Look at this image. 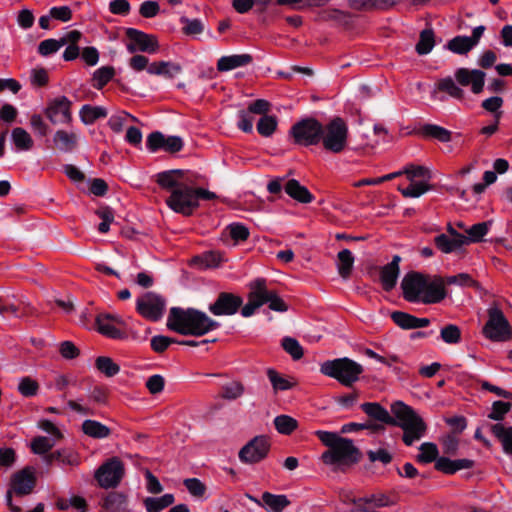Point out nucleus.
Returning <instances> with one entry per match:
<instances>
[{
  "label": "nucleus",
  "instance_id": "1",
  "mask_svg": "<svg viewBox=\"0 0 512 512\" xmlns=\"http://www.w3.org/2000/svg\"><path fill=\"white\" fill-rule=\"evenodd\" d=\"M361 409L374 420L401 427L404 432L402 439L407 446H411L425 435L426 424L423 419L410 406L401 401L391 405L393 416L376 402L363 403Z\"/></svg>",
  "mask_w": 512,
  "mask_h": 512
},
{
  "label": "nucleus",
  "instance_id": "2",
  "mask_svg": "<svg viewBox=\"0 0 512 512\" xmlns=\"http://www.w3.org/2000/svg\"><path fill=\"white\" fill-rule=\"evenodd\" d=\"M401 288L404 299L412 303L434 304L446 297L442 279L418 272L407 273L401 281Z\"/></svg>",
  "mask_w": 512,
  "mask_h": 512
},
{
  "label": "nucleus",
  "instance_id": "3",
  "mask_svg": "<svg viewBox=\"0 0 512 512\" xmlns=\"http://www.w3.org/2000/svg\"><path fill=\"white\" fill-rule=\"evenodd\" d=\"M166 325L168 329L181 335L199 337L216 329L219 323L197 309L172 307Z\"/></svg>",
  "mask_w": 512,
  "mask_h": 512
},
{
  "label": "nucleus",
  "instance_id": "4",
  "mask_svg": "<svg viewBox=\"0 0 512 512\" xmlns=\"http://www.w3.org/2000/svg\"><path fill=\"white\" fill-rule=\"evenodd\" d=\"M315 434L329 448L321 456L325 464H350L358 461L360 452L351 439L322 430L316 431Z\"/></svg>",
  "mask_w": 512,
  "mask_h": 512
},
{
  "label": "nucleus",
  "instance_id": "5",
  "mask_svg": "<svg viewBox=\"0 0 512 512\" xmlns=\"http://www.w3.org/2000/svg\"><path fill=\"white\" fill-rule=\"evenodd\" d=\"M264 304H268L269 308L276 312L288 310L286 303L278 294L267 288L266 280L258 278L249 283L248 302L242 307L241 314L243 317H250Z\"/></svg>",
  "mask_w": 512,
  "mask_h": 512
},
{
  "label": "nucleus",
  "instance_id": "6",
  "mask_svg": "<svg viewBox=\"0 0 512 512\" xmlns=\"http://www.w3.org/2000/svg\"><path fill=\"white\" fill-rule=\"evenodd\" d=\"M320 371L345 386H351L358 381L360 374L363 372V367L349 358H339L324 362Z\"/></svg>",
  "mask_w": 512,
  "mask_h": 512
},
{
  "label": "nucleus",
  "instance_id": "7",
  "mask_svg": "<svg viewBox=\"0 0 512 512\" xmlns=\"http://www.w3.org/2000/svg\"><path fill=\"white\" fill-rule=\"evenodd\" d=\"M403 174L410 184L407 187L398 186V191L406 198H419L432 189L429 184L431 173L421 165L409 164L403 168Z\"/></svg>",
  "mask_w": 512,
  "mask_h": 512
},
{
  "label": "nucleus",
  "instance_id": "8",
  "mask_svg": "<svg viewBox=\"0 0 512 512\" xmlns=\"http://www.w3.org/2000/svg\"><path fill=\"white\" fill-rule=\"evenodd\" d=\"M321 141L323 147L333 153H341L347 146L348 127L339 117L322 126Z\"/></svg>",
  "mask_w": 512,
  "mask_h": 512
},
{
  "label": "nucleus",
  "instance_id": "9",
  "mask_svg": "<svg viewBox=\"0 0 512 512\" xmlns=\"http://www.w3.org/2000/svg\"><path fill=\"white\" fill-rule=\"evenodd\" d=\"M166 204L176 213L191 215L198 207L195 189L184 183L167 198Z\"/></svg>",
  "mask_w": 512,
  "mask_h": 512
},
{
  "label": "nucleus",
  "instance_id": "10",
  "mask_svg": "<svg viewBox=\"0 0 512 512\" xmlns=\"http://www.w3.org/2000/svg\"><path fill=\"white\" fill-rule=\"evenodd\" d=\"M166 302L162 296L147 292L136 299V311L145 319L158 321L162 318Z\"/></svg>",
  "mask_w": 512,
  "mask_h": 512
},
{
  "label": "nucleus",
  "instance_id": "11",
  "mask_svg": "<svg viewBox=\"0 0 512 512\" xmlns=\"http://www.w3.org/2000/svg\"><path fill=\"white\" fill-rule=\"evenodd\" d=\"M322 125L314 119H306L293 125L291 134L296 143L315 145L321 141Z\"/></svg>",
  "mask_w": 512,
  "mask_h": 512
},
{
  "label": "nucleus",
  "instance_id": "12",
  "mask_svg": "<svg viewBox=\"0 0 512 512\" xmlns=\"http://www.w3.org/2000/svg\"><path fill=\"white\" fill-rule=\"evenodd\" d=\"M124 476V466L118 458H111L102 464L95 473L99 485L103 488L116 487Z\"/></svg>",
  "mask_w": 512,
  "mask_h": 512
},
{
  "label": "nucleus",
  "instance_id": "13",
  "mask_svg": "<svg viewBox=\"0 0 512 512\" xmlns=\"http://www.w3.org/2000/svg\"><path fill=\"white\" fill-rule=\"evenodd\" d=\"M485 336L493 341H506L511 336L510 326L502 312H490L489 319L484 326Z\"/></svg>",
  "mask_w": 512,
  "mask_h": 512
},
{
  "label": "nucleus",
  "instance_id": "14",
  "mask_svg": "<svg viewBox=\"0 0 512 512\" xmlns=\"http://www.w3.org/2000/svg\"><path fill=\"white\" fill-rule=\"evenodd\" d=\"M454 77L461 88L468 87L473 94H480L484 89L486 74L482 70L458 68Z\"/></svg>",
  "mask_w": 512,
  "mask_h": 512
},
{
  "label": "nucleus",
  "instance_id": "15",
  "mask_svg": "<svg viewBox=\"0 0 512 512\" xmlns=\"http://www.w3.org/2000/svg\"><path fill=\"white\" fill-rule=\"evenodd\" d=\"M72 102L65 96H60L49 102L45 115L52 124H66L71 122Z\"/></svg>",
  "mask_w": 512,
  "mask_h": 512
},
{
  "label": "nucleus",
  "instance_id": "16",
  "mask_svg": "<svg viewBox=\"0 0 512 512\" xmlns=\"http://www.w3.org/2000/svg\"><path fill=\"white\" fill-rule=\"evenodd\" d=\"M269 447L266 437H255L240 450L239 458L244 463H257L267 456Z\"/></svg>",
  "mask_w": 512,
  "mask_h": 512
},
{
  "label": "nucleus",
  "instance_id": "17",
  "mask_svg": "<svg viewBox=\"0 0 512 512\" xmlns=\"http://www.w3.org/2000/svg\"><path fill=\"white\" fill-rule=\"evenodd\" d=\"M126 35L131 41V43L127 44V50L130 53L139 50L153 54L158 51L159 45L153 35L146 34L134 28L127 29Z\"/></svg>",
  "mask_w": 512,
  "mask_h": 512
},
{
  "label": "nucleus",
  "instance_id": "18",
  "mask_svg": "<svg viewBox=\"0 0 512 512\" xmlns=\"http://www.w3.org/2000/svg\"><path fill=\"white\" fill-rule=\"evenodd\" d=\"M242 303L243 300L240 296L222 292L218 295L216 301L210 304L209 311L215 316L234 315Z\"/></svg>",
  "mask_w": 512,
  "mask_h": 512
},
{
  "label": "nucleus",
  "instance_id": "19",
  "mask_svg": "<svg viewBox=\"0 0 512 512\" xmlns=\"http://www.w3.org/2000/svg\"><path fill=\"white\" fill-rule=\"evenodd\" d=\"M36 483L35 472L31 467H25L12 476L11 488L14 493L20 496L32 492Z\"/></svg>",
  "mask_w": 512,
  "mask_h": 512
},
{
  "label": "nucleus",
  "instance_id": "20",
  "mask_svg": "<svg viewBox=\"0 0 512 512\" xmlns=\"http://www.w3.org/2000/svg\"><path fill=\"white\" fill-rule=\"evenodd\" d=\"M400 261V256L395 255L390 263L381 268L380 281L385 291H391L396 286L400 274Z\"/></svg>",
  "mask_w": 512,
  "mask_h": 512
},
{
  "label": "nucleus",
  "instance_id": "21",
  "mask_svg": "<svg viewBox=\"0 0 512 512\" xmlns=\"http://www.w3.org/2000/svg\"><path fill=\"white\" fill-rule=\"evenodd\" d=\"M184 175L182 170L164 171L157 174L156 181L160 187L172 193L186 183Z\"/></svg>",
  "mask_w": 512,
  "mask_h": 512
},
{
  "label": "nucleus",
  "instance_id": "22",
  "mask_svg": "<svg viewBox=\"0 0 512 512\" xmlns=\"http://www.w3.org/2000/svg\"><path fill=\"white\" fill-rule=\"evenodd\" d=\"M437 92H444L449 97L456 100H463L465 97L463 88L460 87L455 78L453 79L450 76L441 78L437 81L432 92V96H436Z\"/></svg>",
  "mask_w": 512,
  "mask_h": 512
},
{
  "label": "nucleus",
  "instance_id": "23",
  "mask_svg": "<svg viewBox=\"0 0 512 512\" xmlns=\"http://www.w3.org/2000/svg\"><path fill=\"white\" fill-rule=\"evenodd\" d=\"M80 134L76 131L57 130L53 136L55 147L62 152H70L78 145Z\"/></svg>",
  "mask_w": 512,
  "mask_h": 512
},
{
  "label": "nucleus",
  "instance_id": "24",
  "mask_svg": "<svg viewBox=\"0 0 512 512\" xmlns=\"http://www.w3.org/2000/svg\"><path fill=\"white\" fill-rule=\"evenodd\" d=\"M252 62L250 54H233L222 56L217 61V70L220 72H227L233 69L244 67Z\"/></svg>",
  "mask_w": 512,
  "mask_h": 512
},
{
  "label": "nucleus",
  "instance_id": "25",
  "mask_svg": "<svg viewBox=\"0 0 512 512\" xmlns=\"http://www.w3.org/2000/svg\"><path fill=\"white\" fill-rule=\"evenodd\" d=\"M436 247L443 253H451L464 245H467L466 236L455 233V237H450L446 234H440L435 237Z\"/></svg>",
  "mask_w": 512,
  "mask_h": 512
},
{
  "label": "nucleus",
  "instance_id": "26",
  "mask_svg": "<svg viewBox=\"0 0 512 512\" xmlns=\"http://www.w3.org/2000/svg\"><path fill=\"white\" fill-rule=\"evenodd\" d=\"M98 331L112 339H123L125 333L117 325L110 321V314H101L96 318Z\"/></svg>",
  "mask_w": 512,
  "mask_h": 512
},
{
  "label": "nucleus",
  "instance_id": "27",
  "mask_svg": "<svg viewBox=\"0 0 512 512\" xmlns=\"http://www.w3.org/2000/svg\"><path fill=\"white\" fill-rule=\"evenodd\" d=\"M473 464L474 462L469 459L451 460L446 457H440L436 460L435 467L444 473L453 474L461 469L471 468Z\"/></svg>",
  "mask_w": 512,
  "mask_h": 512
},
{
  "label": "nucleus",
  "instance_id": "28",
  "mask_svg": "<svg viewBox=\"0 0 512 512\" xmlns=\"http://www.w3.org/2000/svg\"><path fill=\"white\" fill-rule=\"evenodd\" d=\"M290 505V500L286 495H276L270 492L262 494V507L268 512H282Z\"/></svg>",
  "mask_w": 512,
  "mask_h": 512
},
{
  "label": "nucleus",
  "instance_id": "29",
  "mask_svg": "<svg viewBox=\"0 0 512 512\" xmlns=\"http://www.w3.org/2000/svg\"><path fill=\"white\" fill-rule=\"evenodd\" d=\"M285 192L301 203H310L313 200L312 194L308 189L302 186L297 180L292 179L286 182L284 186Z\"/></svg>",
  "mask_w": 512,
  "mask_h": 512
},
{
  "label": "nucleus",
  "instance_id": "30",
  "mask_svg": "<svg viewBox=\"0 0 512 512\" xmlns=\"http://www.w3.org/2000/svg\"><path fill=\"white\" fill-rule=\"evenodd\" d=\"M108 110L103 106L83 105L79 111L81 121L85 125L93 124L98 119L105 118Z\"/></svg>",
  "mask_w": 512,
  "mask_h": 512
},
{
  "label": "nucleus",
  "instance_id": "31",
  "mask_svg": "<svg viewBox=\"0 0 512 512\" xmlns=\"http://www.w3.org/2000/svg\"><path fill=\"white\" fill-rule=\"evenodd\" d=\"M182 68L179 64L172 62H153L148 66V73L151 75H161L172 78L181 72Z\"/></svg>",
  "mask_w": 512,
  "mask_h": 512
},
{
  "label": "nucleus",
  "instance_id": "32",
  "mask_svg": "<svg viewBox=\"0 0 512 512\" xmlns=\"http://www.w3.org/2000/svg\"><path fill=\"white\" fill-rule=\"evenodd\" d=\"M11 139L15 148L19 151H28L34 146V140L31 135L21 127H16L12 130Z\"/></svg>",
  "mask_w": 512,
  "mask_h": 512
},
{
  "label": "nucleus",
  "instance_id": "33",
  "mask_svg": "<svg viewBox=\"0 0 512 512\" xmlns=\"http://www.w3.org/2000/svg\"><path fill=\"white\" fill-rule=\"evenodd\" d=\"M174 503L173 494H165L161 497H148L145 499L144 504L147 512H160L166 507Z\"/></svg>",
  "mask_w": 512,
  "mask_h": 512
},
{
  "label": "nucleus",
  "instance_id": "34",
  "mask_svg": "<svg viewBox=\"0 0 512 512\" xmlns=\"http://www.w3.org/2000/svg\"><path fill=\"white\" fill-rule=\"evenodd\" d=\"M82 429L86 435L93 438H106L110 434V429L107 426L95 420H85Z\"/></svg>",
  "mask_w": 512,
  "mask_h": 512
},
{
  "label": "nucleus",
  "instance_id": "35",
  "mask_svg": "<svg viewBox=\"0 0 512 512\" xmlns=\"http://www.w3.org/2000/svg\"><path fill=\"white\" fill-rule=\"evenodd\" d=\"M337 258L338 272L340 276L345 279L350 275L352 271L354 265V256L350 250L344 249L338 253Z\"/></svg>",
  "mask_w": 512,
  "mask_h": 512
},
{
  "label": "nucleus",
  "instance_id": "36",
  "mask_svg": "<svg viewBox=\"0 0 512 512\" xmlns=\"http://www.w3.org/2000/svg\"><path fill=\"white\" fill-rule=\"evenodd\" d=\"M447 49L455 54H467L475 46L469 36H456L448 41Z\"/></svg>",
  "mask_w": 512,
  "mask_h": 512
},
{
  "label": "nucleus",
  "instance_id": "37",
  "mask_svg": "<svg viewBox=\"0 0 512 512\" xmlns=\"http://www.w3.org/2000/svg\"><path fill=\"white\" fill-rule=\"evenodd\" d=\"M491 431L501 441L505 452L512 454V427L495 424L491 427Z\"/></svg>",
  "mask_w": 512,
  "mask_h": 512
},
{
  "label": "nucleus",
  "instance_id": "38",
  "mask_svg": "<svg viewBox=\"0 0 512 512\" xmlns=\"http://www.w3.org/2000/svg\"><path fill=\"white\" fill-rule=\"evenodd\" d=\"M103 507L112 512H118L126 507V497L118 492L109 493L103 500Z\"/></svg>",
  "mask_w": 512,
  "mask_h": 512
},
{
  "label": "nucleus",
  "instance_id": "39",
  "mask_svg": "<svg viewBox=\"0 0 512 512\" xmlns=\"http://www.w3.org/2000/svg\"><path fill=\"white\" fill-rule=\"evenodd\" d=\"M434 45L435 40L432 29H425L420 33V39L416 45V51L420 55H425L431 52Z\"/></svg>",
  "mask_w": 512,
  "mask_h": 512
},
{
  "label": "nucleus",
  "instance_id": "40",
  "mask_svg": "<svg viewBox=\"0 0 512 512\" xmlns=\"http://www.w3.org/2000/svg\"><path fill=\"white\" fill-rule=\"evenodd\" d=\"M491 226V222H480L474 224L469 229L466 230L468 236H466L467 244L471 242H479L483 239V237L488 233L489 228Z\"/></svg>",
  "mask_w": 512,
  "mask_h": 512
},
{
  "label": "nucleus",
  "instance_id": "41",
  "mask_svg": "<svg viewBox=\"0 0 512 512\" xmlns=\"http://www.w3.org/2000/svg\"><path fill=\"white\" fill-rule=\"evenodd\" d=\"M274 425L279 433L289 435L297 428L298 423L291 416L279 415L275 417Z\"/></svg>",
  "mask_w": 512,
  "mask_h": 512
},
{
  "label": "nucleus",
  "instance_id": "42",
  "mask_svg": "<svg viewBox=\"0 0 512 512\" xmlns=\"http://www.w3.org/2000/svg\"><path fill=\"white\" fill-rule=\"evenodd\" d=\"M245 392L244 385L238 381H232L222 386L221 397L226 400H236Z\"/></svg>",
  "mask_w": 512,
  "mask_h": 512
},
{
  "label": "nucleus",
  "instance_id": "43",
  "mask_svg": "<svg viewBox=\"0 0 512 512\" xmlns=\"http://www.w3.org/2000/svg\"><path fill=\"white\" fill-rule=\"evenodd\" d=\"M95 364L97 369L107 377H113L120 371V367L109 357L100 356Z\"/></svg>",
  "mask_w": 512,
  "mask_h": 512
},
{
  "label": "nucleus",
  "instance_id": "44",
  "mask_svg": "<svg viewBox=\"0 0 512 512\" xmlns=\"http://www.w3.org/2000/svg\"><path fill=\"white\" fill-rule=\"evenodd\" d=\"M277 128V119L271 115L262 116L257 123V131L264 137L271 136Z\"/></svg>",
  "mask_w": 512,
  "mask_h": 512
},
{
  "label": "nucleus",
  "instance_id": "45",
  "mask_svg": "<svg viewBox=\"0 0 512 512\" xmlns=\"http://www.w3.org/2000/svg\"><path fill=\"white\" fill-rule=\"evenodd\" d=\"M423 133L426 136L435 138L441 142H449L451 140V132L441 126L427 124L423 127Z\"/></svg>",
  "mask_w": 512,
  "mask_h": 512
},
{
  "label": "nucleus",
  "instance_id": "46",
  "mask_svg": "<svg viewBox=\"0 0 512 512\" xmlns=\"http://www.w3.org/2000/svg\"><path fill=\"white\" fill-rule=\"evenodd\" d=\"M56 441L44 436H38L31 442V450L35 454L43 455L48 453L55 445Z\"/></svg>",
  "mask_w": 512,
  "mask_h": 512
},
{
  "label": "nucleus",
  "instance_id": "47",
  "mask_svg": "<svg viewBox=\"0 0 512 512\" xmlns=\"http://www.w3.org/2000/svg\"><path fill=\"white\" fill-rule=\"evenodd\" d=\"M136 121V118L125 111H120L109 118L108 125L116 133H120L128 119Z\"/></svg>",
  "mask_w": 512,
  "mask_h": 512
},
{
  "label": "nucleus",
  "instance_id": "48",
  "mask_svg": "<svg viewBox=\"0 0 512 512\" xmlns=\"http://www.w3.org/2000/svg\"><path fill=\"white\" fill-rule=\"evenodd\" d=\"M438 449L434 443L425 442L420 446V454L418 460L424 463L436 461L438 458Z\"/></svg>",
  "mask_w": 512,
  "mask_h": 512
},
{
  "label": "nucleus",
  "instance_id": "49",
  "mask_svg": "<svg viewBox=\"0 0 512 512\" xmlns=\"http://www.w3.org/2000/svg\"><path fill=\"white\" fill-rule=\"evenodd\" d=\"M441 339L447 344H456L461 339V331L458 326L449 324L440 331Z\"/></svg>",
  "mask_w": 512,
  "mask_h": 512
},
{
  "label": "nucleus",
  "instance_id": "50",
  "mask_svg": "<svg viewBox=\"0 0 512 512\" xmlns=\"http://www.w3.org/2000/svg\"><path fill=\"white\" fill-rule=\"evenodd\" d=\"M329 1L330 0H277V4L302 9L307 7L322 6L328 3Z\"/></svg>",
  "mask_w": 512,
  "mask_h": 512
},
{
  "label": "nucleus",
  "instance_id": "51",
  "mask_svg": "<svg viewBox=\"0 0 512 512\" xmlns=\"http://www.w3.org/2000/svg\"><path fill=\"white\" fill-rule=\"evenodd\" d=\"M98 217L102 220L98 226L101 233H107L110 229V224L114 221V213L108 207H101L96 211Z\"/></svg>",
  "mask_w": 512,
  "mask_h": 512
},
{
  "label": "nucleus",
  "instance_id": "52",
  "mask_svg": "<svg viewBox=\"0 0 512 512\" xmlns=\"http://www.w3.org/2000/svg\"><path fill=\"white\" fill-rule=\"evenodd\" d=\"M282 346L284 350L291 355V357L295 360L302 358L303 356V348L300 343L291 337H286L283 339Z\"/></svg>",
  "mask_w": 512,
  "mask_h": 512
},
{
  "label": "nucleus",
  "instance_id": "53",
  "mask_svg": "<svg viewBox=\"0 0 512 512\" xmlns=\"http://www.w3.org/2000/svg\"><path fill=\"white\" fill-rule=\"evenodd\" d=\"M63 43L60 39H46L38 45V53L42 56H49L63 47Z\"/></svg>",
  "mask_w": 512,
  "mask_h": 512
},
{
  "label": "nucleus",
  "instance_id": "54",
  "mask_svg": "<svg viewBox=\"0 0 512 512\" xmlns=\"http://www.w3.org/2000/svg\"><path fill=\"white\" fill-rule=\"evenodd\" d=\"M267 376L275 391H285L291 388L290 382L279 375L274 369H268Z\"/></svg>",
  "mask_w": 512,
  "mask_h": 512
},
{
  "label": "nucleus",
  "instance_id": "55",
  "mask_svg": "<svg viewBox=\"0 0 512 512\" xmlns=\"http://www.w3.org/2000/svg\"><path fill=\"white\" fill-rule=\"evenodd\" d=\"M51 456H56L63 464L70 466H77L80 463L78 454L72 450L63 449L51 453Z\"/></svg>",
  "mask_w": 512,
  "mask_h": 512
},
{
  "label": "nucleus",
  "instance_id": "56",
  "mask_svg": "<svg viewBox=\"0 0 512 512\" xmlns=\"http://www.w3.org/2000/svg\"><path fill=\"white\" fill-rule=\"evenodd\" d=\"M19 392L26 397L35 396L39 390L37 381L30 377H24L20 380L18 385Z\"/></svg>",
  "mask_w": 512,
  "mask_h": 512
},
{
  "label": "nucleus",
  "instance_id": "57",
  "mask_svg": "<svg viewBox=\"0 0 512 512\" xmlns=\"http://www.w3.org/2000/svg\"><path fill=\"white\" fill-rule=\"evenodd\" d=\"M270 0H233V8L241 14L248 12L254 5H261L263 7L269 4Z\"/></svg>",
  "mask_w": 512,
  "mask_h": 512
},
{
  "label": "nucleus",
  "instance_id": "58",
  "mask_svg": "<svg viewBox=\"0 0 512 512\" xmlns=\"http://www.w3.org/2000/svg\"><path fill=\"white\" fill-rule=\"evenodd\" d=\"M392 320L403 329H414L415 316L405 312L395 311L391 314Z\"/></svg>",
  "mask_w": 512,
  "mask_h": 512
},
{
  "label": "nucleus",
  "instance_id": "59",
  "mask_svg": "<svg viewBox=\"0 0 512 512\" xmlns=\"http://www.w3.org/2000/svg\"><path fill=\"white\" fill-rule=\"evenodd\" d=\"M254 114H251L247 109L238 112L239 121L237 127L245 133H250L253 130Z\"/></svg>",
  "mask_w": 512,
  "mask_h": 512
},
{
  "label": "nucleus",
  "instance_id": "60",
  "mask_svg": "<svg viewBox=\"0 0 512 512\" xmlns=\"http://www.w3.org/2000/svg\"><path fill=\"white\" fill-rule=\"evenodd\" d=\"M114 70L110 67H101L94 73V81L96 82L95 86L97 88H102L106 85L113 77Z\"/></svg>",
  "mask_w": 512,
  "mask_h": 512
},
{
  "label": "nucleus",
  "instance_id": "61",
  "mask_svg": "<svg viewBox=\"0 0 512 512\" xmlns=\"http://www.w3.org/2000/svg\"><path fill=\"white\" fill-rule=\"evenodd\" d=\"M184 485L189 493L194 497H202L206 492L205 485L197 478L185 479Z\"/></svg>",
  "mask_w": 512,
  "mask_h": 512
},
{
  "label": "nucleus",
  "instance_id": "62",
  "mask_svg": "<svg viewBox=\"0 0 512 512\" xmlns=\"http://www.w3.org/2000/svg\"><path fill=\"white\" fill-rule=\"evenodd\" d=\"M165 136L161 132H153L148 135L146 146L149 151L155 152L159 149L164 150Z\"/></svg>",
  "mask_w": 512,
  "mask_h": 512
},
{
  "label": "nucleus",
  "instance_id": "63",
  "mask_svg": "<svg viewBox=\"0 0 512 512\" xmlns=\"http://www.w3.org/2000/svg\"><path fill=\"white\" fill-rule=\"evenodd\" d=\"M172 343H177V341L163 335H157L151 339V347L157 353L164 352Z\"/></svg>",
  "mask_w": 512,
  "mask_h": 512
},
{
  "label": "nucleus",
  "instance_id": "64",
  "mask_svg": "<svg viewBox=\"0 0 512 512\" xmlns=\"http://www.w3.org/2000/svg\"><path fill=\"white\" fill-rule=\"evenodd\" d=\"M48 72L44 68H35L31 70L30 81L34 87H42L48 83Z\"/></svg>",
  "mask_w": 512,
  "mask_h": 512
}]
</instances>
